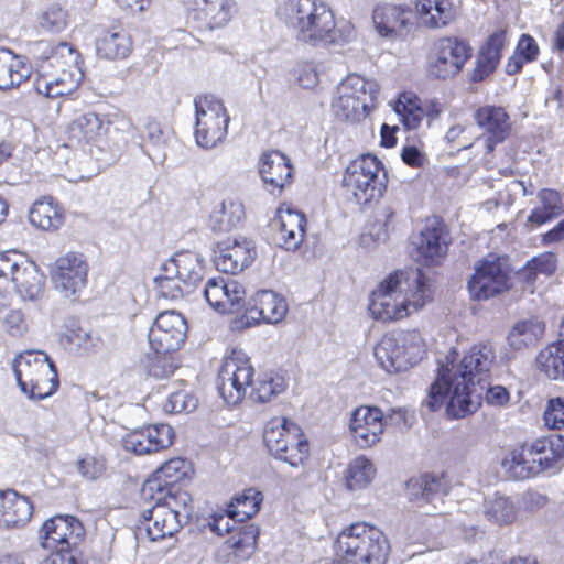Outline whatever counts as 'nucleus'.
I'll return each mask as SVG.
<instances>
[{
  "mask_svg": "<svg viewBox=\"0 0 564 564\" xmlns=\"http://www.w3.org/2000/svg\"><path fill=\"white\" fill-rule=\"evenodd\" d=\"M474 119L482 130L487 153H491L496 145L502 143L510 134V117L502 107L482 106L475 111Z\"/></svg>",
  "mask_w": 564,
  "mask_h": 564,
  "instance_id": "obj_28",
  "label": "nucleus"
},
{
  "mask_svg": "<svg viewBox=\"0 0 564 564\" xmlns=\"http://www.w3.org/2000/svg\"><path fill=\"white\" fill-rule=\"evenodd\" d=\"M514 53L525 63L534 62L540 53L535 39L529 34H522L518 41Z\"/></svg>",
  "mask_w": 564,
  "mask_h": 564,
  "instance_id": "obj_60",
  "label": "nucleus"
},
{
  "mask_svg": "<svg viewBox=\"0 0 564 564\" xmlns=\"http://www.w3.org/2000/svg\"><path fill=\"white\" fill-rule=\"evenodd\" d=\"M509 288L507 265L497 257L486 258L477 263L468 281V290L477 301L488 300Z\"/></svg>",
  "mask_w": 564,
  "mask_h": 564,
  "instance_id": "obj_19",
  "label": "nucleus"
},
{
  "mask_svg": "<svg viewBox=\"0 0 564 564\" xmlns=\"http://www.w3.org/2000/svg\"><path fill=\"white\" fill-rule=\"evenodd\" d=\"M529 262L540 275L550 276L556 270L557 258L555 253L547 251L533 257Z\"/></svg>",
  "mask_w": 564,
  "mask_h": 564,
  "instance_id": "obj_63",
  "label": "nucleus"
},
{
  "mask_svg": "<svg viewBox=\"0 0 564 564\" xmlns=\"http://www.w3.org/2000/svg\"><path fill=\"white\" fill-rule=\"evenodd\" d=\"M294 74L300 86L305 89H312L318 84V72L312 63L299 64Z\"/></svg>",
  "mask_w": 564,
  "mask_h": 564,
  "instance_id": "obj_62",
  "label": "nucleus"
},
{
  "mask_svg": "<svg viewBox=\"0 0 564 564\" xmlns=\"http://www.w3.org/2000/svg\"><path fill=\"white\" fill-rule=\"evenodd\" d=\"M507 43L506 29H499L489 35L481 46L476 58L475 67L470 73V80L473 83L484 80L496 70L502 57V50Z\"/></svg>",
  "mask_w": 564,
  "mask_h": 564,
  "instance_id": "obj_33",
  "label": "nucleus"
},
{
  "mask_svg": "<svg viewBox=\"0 0 564 564\" xmlns=\"http://www.w3.org/2000/svg\"><path fill=\"white\" fill-rule=\"evenodd\" d=\"M495 358L494 347L487 343L475 344L459 359L457 351L452 350L440 367L424 405L437 411L446 403V413L452 419L476 412Z\"/></svg>",
  "mask_w": 564,
  "mask_h": 564,
  "instance_id": "obj_1",
  "label": "nucleus"
},
{
  "mask_svg": "<svg viewBox=\"0 0 564 564\" xmlns=\"http://www.w3.org/2000/svg\"><path fill=\"white\" fill-rule=\"evenodd\" d=\"M203 295L215 311L220 313H236L245 305L246 291L241 283L232 279H209Z\"/></svg>",
  "mask_w": 564,
  "mask_h": 564,
  "instance_id": "obj_25",
  "label": "nucleus"
},
{
  "mask_svg": "<svg viewBox=\"0 0 564 564\" xmlns=\"http://www.w3.org/2000/svg\"><path fill=\"white\" fill-rule=\"evenodd\" d=\"M187 17L200 30L223 29L237 12L235 0H191L186 2Z\"/></svg>",
  "mask_w": 564,
  "mask_h": 564,
  "instance_id": "obj_23",
  "label": "nucleus"
},
{
  "mask_svg": "<svg viewBox=\"0 0 564 564\" xmlns=\"http://www.w3.org/2000/svg\"><path fill=\"white\" fill-rule=\"evenodd\" d=\"M262 502V494L256 488H248L242 494L236 495L229 503V512L242 522L254 516Z\"/></svg>",
  "mask_w": 564,
  "mask_h": 564,
  "instance_id": "obj_53",
  "label": "nucleus"
},
{
  "mask_svg": "<svg viewBox=\"0 0 564 564\" xmlns=\"http://www.w3.org/2000/svg\"><path fill=\"white\" fill-rule=\"evenodd\" d=\"M394 111L406 130L417 129L424 117V109L419 99L411 93H403L394 104Z\"/></svg>",
  "mask_w": 564,
  "mask_h": 564,
  "instance_id": "obj_50",
  "label": "nucleus"
},
{
  "mask_svg": "<svg viewBox=\"0 0 564 564\" xmlns=\"http://www.w3.org/2000/svg\"><path fill=\"white\" fill-rule=\"evenodd\" d=\"M174 432L167 424H152L137 429L122 438V446L127 452L145 455L159 452L173 443Z\"/></svg>",
  "mask_w": 564,
  "mask_h": 564,
  "instance_id": "obj_26",
  "label": "nucleus"
},
{
  "mask_svg": "<svg viewBox=\"0 0 564 564\" xmlns=\"http://www.w3.org/2000/svg\"><path fill=\"white\" fill-rule=\"evenodd\" d=\"M155 289L160 297L176 300L188 293L185 286L175 278V274L163 272L154 279Z\"/></svg>",
  "mask_w": 564,
  "mask_h": 564,
  "instance_id": "obj_55",
  "label": "nucleus"
},
{
  "mask_svg": "<svg viewBox=\"0 0 564 564\" xmlns=\"http://www.w3.org/2000/svg\"><path fill=\"white\" fill-rule=\"evenodd\" d=\"M196 122L195 140L203 149H214L224 142L228 134L230 117L224 102L214 95H203L194 99Z\"/></svg>",
  "mask_w": 564,
  "mask_h": 564,
  "instance_id": "obj_13",
  "label": "nucleus"
},
{
  "mask_svg": "<svg viewBox=\"0 0 564 564\" xmlns=\"http://www.w3.org/2000/svg\"><path fill=\"white\" fill-rule=\"evenodd\" d=\"M245 218L243 205L236 199H224L213 208L208 226L216 232H228L238 227Z\"/></svg>",
  "mask_w": 564,
  "mask_h": 564,
  "instance_id": "obj_40",
  "label": "nucleus"
},
{
  "mask_svg": "<svg viewBox=\"0 0 564 564\" xmlns=\"http://www.w3.org/2000/svg\"><path fill=\"white\" fill-rule=\"evenodd\" d=\"M109 130V119L96 112L78 115L69 124L70 139L85 142L96 148L102 154L109 153V160H113L116 155L108 138ZM102 160L108 161L107 158Z\"/></svg>",
  "mask_w": 564,
  "mask_h": 564,
  "instance_id": "obj_21",
  "label": "nucleus"
},
{
  "mask_svg": "<svg viewBox=\"0 0 564 564\" xmlns=\"http://www.w3.org/2000/svg\"><path fill=\"white\" fill-rule=\"evenodd\" d=\"M254 369L248 355L240 348H232L223 360L217 377V390L228 405L243 400L252 384Z\"/></svg>",
  "mask_w": 564,
  "mask_h": 564,
  "instance_id": "obj_14",
  "label": "nucleus"
},
{
  "mask_svg": "<svg viewBox=\"0 0 564 564\" xmlns=\"http://www.w3.org/2000/svg\"><path fill=\"white\" fill-rule=\"evenodd\" d=\"M545 324L536 316L517 322L508 333V345L513 350L534 346L543 337Z\"/></svg>",
  "mask_w": 564,
  "mask_h": 564,
  "instance_id": "obj_39",
  "label": "nucleus"
},
{
  "mask_svg": "<svg viewBox=\"0 0 564 564\" xmlns=\"http://www.w3.org/2000/svg\"><path fill=\"white\" fill-rule=\"evenodd\" d=\"M375 83L350 74L343 79L332 100V112L340 121L359 122L369 112L377 95Z\"/></svg>",
  "mask_w": 564,
  "mask_h": 564,
  "instance_id": "obj_12",
  "label": "nucleus"
},
{
  "mask_svg": "<svg viewBox=\"0 0 564 564\" xmlns=\"http://www.w3.org/2000/svg\"><path fill=\"white\" fill-rule=\"evenodd\" d=\"M11 282L22 300L36 301L43 295L45 276L34 262L24 259L13 273Z\"/></svg>",
  "mask_w": 564,
  "mask_h": 564,
  "instance_id": "obj_35",
  "label": "nucleus"
},
{
  "mask_svg": "<svg viewBox=\"0 0 564 564\" xmlns=\"http://www.w3.org/2000/svg\"><path fill=\"white\" fill-rule=\"evenodd\" d=\"M564 459V437L553 435L513 449L502 459V468L516 479L534 477L543 471H556Z\"/></svg>",
  "mask_w": 564,
  "mask_h": 564,
  "instance_id": "obj_5",
  "label": "nucleus"
},
{
  "mask_svg": "<svg viewBox=\"0 0 564 564\" xmlns=\"http://www.w3.org/2000/svg\"><path fill=\"white\" fill-rule=\"evenodd\" d=\"M12 370L21 391L33 400H43L59 386L55 365L44 351L28 350L12 361Z\"/></svg>",
  "mask_w": 564,
  "mask_h": 564,
  "instance_id": "obj_8",
  "label": "nucleus"
},
{
  "mask_svg": "<svg viewBox=\"0 0 564 564\" xmlns=\"http://www.w3.org/2000/svg\"><path fill=\"white\" fill-rule=\"evenodd\" d=\"M473 55V47L465 39L448 36L441 39L430 63V74L435 78L457 75Z\"/></svg>",
  "mask_w": 564,
  "mask_h": 564,
  "instance_id": "obj_20",
  "label": "nucleus"
},
{
  "mask_svg": "<svg viewBox=\"0 0 564 564\" xmlns=\"http://www.w3.org/2000/svg\"><path fill=\"white\" fill-rule=\"evenodd\" d=\"M543 420L549 429H564V398L555 397L549 399L544 409Z\"/></svg>",
  "mask_w": 564,
  "mask_h": 564,
  "instance_id": "obj_58",
  "label": "nucleus"
},
{
  "mask_svg": "<svg viewBox=\"0 0 564 564\" xmlns=\"http://www.w3.org/2000/svg\"><path fill=\"white\" fill-rule=\"evenodd\" d=\"M536 368L550 380H564V341L547 344L535 357Z\"/></svg>",
  "mask_w": 564,
  "mask_h": 564,
  "instance_id": "obj_44",
  "label": "nucleus"
},
{
  "mask_svg": "<svg viewBox=\"0 0 564 564\" xmlns=\"http://www.w3.org/2000/svg\"><path fill=\"white\" fill-rule=\"evenodd\" d=\"M335 549L350 564H384L390 551L383 532L366 522L345 528L336 539Z\"/></svg>",
  "mask_w": 564,
  "mask_h": 564,
  "instance_id": "obj_6",
  "label": "nucleus"
},
{
  "mask_svg": "<svg viewBox=\"0 0 564 564\" xmlns=\"http://www.w3.org/2000/svg\"><path fill=\"white\" fill-rule=\"evenodd\" d=\"M240 316L235 317L230 326L235 330L252 327L260 322L278 324L288 313V304L281 295L271 290H260L251 299Z\"/></svg>",
  "mask_w": 564,
  "mask_h": 564,
  "instance_id": "obj_17",
  "label": "nucleus"
},
{
  "mask_svg": "<svg viewBox=\"0 0 564 564\" xmlns=\"http://www.w3.org/2000/svg\"><path fill=\"white\" fill-rule=\"evenodd\" d=\"M31 75V67L21 56L10 50H0V89L6 90L19 86Z\"/></svg>",
  "mask_w": 564,
  "mask_h": 564,
  "instance_id": "obj_42",
  "label": "nucleus"
},
{
  "mask_svg": "<svg viewBox=\"0 0 564 564\" xmlns=\"http://www.w3.org/2000/svg\"><path fill=\"white\" fill-rule=\"evenodd\" d=\"M62 340L68 348L78 352H86L96 346L97 337L84 329L77 318L69 317L65 321L61 333Z\"/></svg>",
  "mask_w": 564,
  "mask_h": 564,
  "instance_id": "obj_48",
  "label": "nucleus"
},
{
  "mask_svg": "<svg viewBox=\"0 0 564 564\" xmlns=\"http://www.w3.org/2000/svg\"><path fill=\"white\" fill-rule=\"evenodd\" d=\"M6 332L12 337H20L28 330V324L21 311H10L3 321Z\"/></svg>",
  "mask_w": 564,
  "mask_h": 564,
  "instance_id": "obj_64",
  "label": "nucleus"
},
{
  "mask_svg": "<svg viewBox=\"0 0 564 564\" xmlns=\"http://www.w3.org/2000/svg\"><path fill=\"white\" fill-rule=\"evenodd\" d=\"M24 257L15 251L0 252V278L12 280L13 273L24 261Z\"/></svg>",
  "mask_w": 564,
  "mask_h": 564,
  "instance_id": "obj_61",
  "label": "nucleus"
},
{
  "mask_svg": "<svg viewBox=\"0 0 564 564\" xmlns=\"http://www.w3.org/2000/svg\"><path fill=\"white\" fill-rule=\"evenodd\" d=\"M39 25L51 33H59L67 25V12L57 4L46 7L39 15Z\"/></svg>",
  "mask_w": 564,
  "mask_h": 564,
  "instance_id": "obj_54",
  "label": "nucleus"
},
{
  "mask_svg": "<svg viewBox=\"0 0 564 564\" xmlns=\"http://www.w3.org/2000/svg\"><path fill=\"white\" fill-rule=\"evenodd\" d=\"M433 299L429 279L420 269L394 272L371 292L368 310L381 323L404 319L423 308Z\"/></svg>",
  "mask_w": 564,
  "mask_h": 564,
  "instance_id": "obj_3",
  "label": "nucleus"
},
{
  "mask_svg": "<svg viewBox=\"0 0 564 564\" xmlns=\"http://www.w3.org/2000/svg\"><path fill=\"white\" fill-rule=\"evenodd\" d=\"M538 199L540 206L532 209L528 221L541 226L564 213V205L558 192L543 188L538 193Z\"/></svg>",
  "mask_w": 564,
  "mask_h": 564,
  "instance_id": "obj_46",
  "label": "nucleus"
},
{
  "mask_svg": "<svg viewBox=\"0 0 564 564\" xmlns=\"http://www.w3.org/2000/svg\"><path fill=\"white\" fill-rule=\"evenodd\" d=\"M286 388L284 376L278 372H265L258 377L250 392V398L259 403L270 401Z\"/></svg>",
  "mask_w": 564,
  "mask_h": 564,
  "instance_id": "obj_52",
  "label": "nucleus"
},
{
  "mask_svg": "<svg viewBox=\"0 0 564 564\" xmlns=\"http://www.w3.org/2000/svg\"><path fill=\"white\" fill-rule=\"evenodd\" d=\"M386 419L377 406H359L349 419V432L359 448H370L376 445L383 434Z\"/></svg>",
  "mask_w": 564,
  "mask_h": 564,
  "instance_id": "obj_24",
  "label": "nucleus"
},
{
  "mask_svg": "<svg viewBox=\"0 0 564 564\" xmlns=\"http://www.w3.org/2000/svg\"><path fill=\"white\" fill-rule=\"evenodd\" d=\"M259 530L253 524H245L238 528L226 541L234 556L238 560L249 558L256 549Z\"/></svg>",
  "mask_w": 564,
  "mask_h": 564,
  "instance_id": "obj_51",
  "label": "nucleus"
},
{
  "mask_svg": "<svg viewBox=\"0 0 564 564\" xmlns=\"http://www.w3.org/2000/svg\"><path fill=\"white\" fill-rule=\"evenodd\" d=\"M143 152L152 162H163L165 159L164 149L169 142L170 132L164 130L160 122L152 120L145 126Z\"/></svg>",
  "mask_w": 564,
  "mask_h": 564,
  "instance_id": "obj_49",
  "label": "nucleus"
},
{
  "mask_svg": "<svg viewBox=\"0 0 564 564\" xmlns=\"http://www.w3.org/2000/svg\"><path fill=\"white\" fill-rule=\"evenodd\" d=\"M256 257V248L251 240L239 237L232 241L217 245L214 262L225 273L237 274L248 268Z\"/></svg>",
  "mask_w": 564,
  "mask_h": 564,
  "instance_id": "obj_29",
  "label": "nucleus"
},
{
  "mask_svg": "<svg viewBox=\"0 0 564 564\" xmlns=\"http://www.w3.org/2000/svg\"><path fill=\"white\" fill-rule=\"evenodd\" d=\"M88 270V261L84 253L68 251L51 264V282L64 297H73L86 288Z\"/></svg>",
  "mask_w": 564,
  "mask_h": 564,
  "instance_id": "obj_15",
  "label": "nucleus"
},
{
  "mask_svg": "<svg viewBox=\"0 0 564 564\" xmlns=\"http://www.w3.org/2000/svg\"><path fill=\"white\" fill-rule=\"evenodd\" d=\"M186 322L175 311L160 313L149 329L148 338L154 352H174L186 337Z\"/></svg>",
  "mask_w": 564,
  "mask_h": 564,
  "instance_id": "obj_22",
  "label": "nucleus"
},
{
  "mask_svg": "<svg viewBox=\"0 0 564 564\" xmlns=\"http://www.w3.org/2000/svg\"><path fill=\"white\" fill-rule=\"evenodd\" d=\"M95 50L99 58L106 61L126 59L132 51L129 34L120 26L102 30L95 40Z\"/></svg>",
  "mask_w": 564,
  "mask_h": 564,
  "instance_id": "obj_34",
  "label": "nucleus"
},
{
  "mask_svg": "<svg viewBox=\"0 0 564 564\" xmlns=\"http://www.w3.org/2000/svg\"><path fill=\"white\" fill-rule=\"evenodd\" d=\"M393 218L394 212L389 207L383 208L377 215L376 221L369 229V235L375 242H384L388 239Z\"/></svg>",
  "mask_w": 564,
  "mask_h": 564,
  "instance_id": "obj_59",
  "label": "nucleus"
},
{
  "mask_svg": "<svg viewBox=\"0 0 564 564\" xmlns=\"http://www.w3.org/2000/svg\"><path fill=\"white\" fill-rule=\"evenodd\" d=\"M197 406V399L193 397L188 391L178 390L172 392L165 403L164 411L167 413H182L191 412Z\"/></svg>",
  "mask_w": 564,
  "mask_h": 564,
  "instance_id": "obj_57",
  "label": "nucleus"
},
{
  "mask_svg": "<svg viewBox=\"0 0 564 564\" xmlns=\"http://www.w3.org/2000/svg\"><path fill=\"white\" fill-rule=\"evenodd\" d=\"M406 488L411 500L432 506V510H426L425 513L436 514L446 511L443 508L444 497L448 495L451 487L444 475L426 474L412 478Z\"/></svg>",
  "mask_w": 564,
  "mask_h": 564,
  "instance_id": "obj_27",
  "label": "nucleus"
},
{
  "mask_svg": "<svg viewBox=\"0 0 564 564\" xmlns=\"http://www.w3.org/2000/svg\"><path fill=\"white\" fill-rule=\"evenodd\" d=\"M278 15L300 42L313 47L344 46L356 37L351 22L336 21L332 10L317 0H284Z\"/></svg>",
  "mask_w": 564,
  "mask_h": 564,
  "instance_id": "obj_2",
  "label": "nucleus"
},
{
  "mask_svg": "<svg viewBox=\"0 0 564 564\" xmlns=\"http://www.w3.org/2000/svg\"><path fill=\"white\" fill-rule=\"evenodd\" d=\"M37 78L35 90L47 98H57L73 93L82 77L78 52L68 43L52 45L39 42L35 45Z\"/></svg>",
  "mask_w": 564,
  "mask_h": 564,
  "instance_id": "obj_4",
  "label": "nucleus"
},
{
  "mask_svg": "<svg viewBox=\"0 0 564 564\" xmlns=\"http://www.w3.org/2000/svg\"><path fill=\"white\" fill-rule=\"evenodd\" d=\"M518 510L517 501L500 492H495L484 502L486 519L500 527L511 524L517 519Z\"/></svg>",
  "mask_w": 564,
  "mask_h": 564,
  "instance_id": "obj_45",
  "label": "nucleus"
},
{
  "mask_svg": "<svg viewBox=\"0 0 564 564\" xmlns=\"http://www.w3.org/2000/svg\"><path fill=\"white\" fill-rule=\"evenodd\" d=\"M161 270L175 274V278L185 286V291L192 293L203 279L204 260L197 252L180 251L166 260Z\"/></svg>",
  "mask_w": 564,
  "mask_h": 564,
  "instance_id": "obj_32",
  "label": "nucleus"
},
{
  "mask_svg": "<svg viewBox=\"0 0 564 564\" xmlns=\"http://www.w3.org/2000/svg\"><path fill=\"white\" fill-rule=\"evenodd\" d=\"M85 536L82 522L68 514H57L46 520L40 532L39 539L44 549L57 550L56 552H72Z\"/></svg>",
  "mask_w": 564,
  "mask_h": 564,
  "instance_id": "obj_18",
  "label": "nucleus"
},
{
  "mask_svg": "<svg viewBox=\"0 0 564 564\" xmlns=\"http://www.w3.org/2000/svg\"><path fill=\"white\" fill-rule=\"evenodd\" d=\"M426 341L419 329H401L386 334L375 346L379 366L388 373L405 372L426 355Z\"/></svg>",
  "mask_w": 564,
  "mask_h": 564,
  "instance_id": "obj_7",
  "label": "nucleus"
},
{
  "mask_svg": "<svg viewBox=\"0 0 564 564\" xmlns=\"http://www.w3.org/2000/svg\"><path fill=\"white\" fill-rule=\"evenodd\" d=\"M276 240L285 250H295L303 241L306 218L303 213L290 208L279 210Z\"/></svg>",
  "mask_w": 564,
  "mask_h": 564,
  "instance_id": "obj_36",
  "label": "nucleus"
},
{
  "mask_svg": "<svg viewBox=\"0 0 564 564\" xmlns=\"http://www.w3.org/2000/svg\"><path fill=\"white\" fill-rule=\"evenodd\" d=\"M263 442L270 455L293 468L304 465L310 456L308 441L302 429L285 417H273L263 429Z\"/></svg>",
  "mask_w": 564,
  "mask_h": 564,
  "instance_id": "obj_9",
  "label": "nucleus"
},
{
  "mask_svg": "<svg viewBox=\"0 0 564 564\" xmlns=\"http://www.w3.org/2000/svg\"><path fill=\"white\" fill-rule=\"evenodd\" d=\"M415 10L421 23L430 29L443 28L456 15L452 0H416Z\"/></svg>",
  "mask_w": 564,
  "mask_h": 564,
  "instance_id": "obj_38",
  "label": "nucleus"
},
{
  "mask_svg": "<svg viewBox=\"0 0 564 564\" xmlns=\"http://www.w3.org/2000/svg\"><path fill=\"white\" fill-rule=\"evenodd\" d=\"M154 505L142 512V529L151 541H158L173 536L182 528L183 514L186 511L191 498L187 494H172L166 491L164 496L148 498Z\"/></svg>",
  "mask_w": 564,
  "mask_h": 564,
  "instance_id": "obj_11",
  "label": "nucleus"
},
{
  "mask_svg": "<svg viewBox=\"0 0 564 564\" xmlns=\"http://www.w3.org/2000/svg\"><path fill=\"white\" fill-rule=\"evenodd\" d=\"M411 245L412 256L419 263L438 265L445 259L448 249V235L443 221L437 217L427 218Z\"/></svg>",
  "mask_w": 564,
  "mask_h": 564,
  "instance_id": "obj_16",
  "label": "nucleus"
},
{
  "mask_svg": "<svg viewBox=\"0 0 564 564\" xmlns=\"http://www.w3.org/2000/svg\"><path fill=\"white\" fill-rule=\"evenodd\" d=\"M376 476V469L366 456H357L345 471V482L349 490H359L368 487Z\"/></svg>",
  "mask_w": 564,
  "mask_h": 564,
  "instance_id": "obj_47",
  "label": "nucleus"
},
{
  "mask_svg": "<svg viewBox=\"0 0 564 564\" xmlns=\"http://www.w3.org/2000/svg\"><path fill=\"white\" fill-rule=\"evenodd\" d=\"M30 223L43 230H56L64 223V210L52 197L36 200L29 212Z\"/></svg>",
  "mask_w": 564,
  "mask_h": 564,
  "instance_id": "obj_43",
  "label": "nucleus"
},
{
  "mask_svg": "<svg viewBox=\"0 0 564 564\" xmlns=\"http://www.w3.org/2000/svg\"><path fill=\"white\" fill-rule=\"evenodd\" d=\"M178 368V361L173 356V352H155L149 366L148 372L155 379L170 378Z\"/></svg>",
  "mask_w": 564,
  "mask_h": 564,
  "instance_id": "obj_56",
  "label": "nucleus"
},
{
  "mask_svg": "<svg viewBox=\"0 0 564 564\" xmlns=\"http://www.w3.org/2000/svg\"><path fill=\"white\" fill-rule=\"evenodd\" d=\"M406 11L393 4L376 7L372 21L377 32L384 37H393L403 31L408 24Z\"/></svg>",
  "mask_w": 564,
  "mask_h": 564,
  "instance_id": "obj_41",
  "label": "nucleus"
},
{
  "mask_svg": "<svg viewBox=\"0 0 564 564\" xmlns=\"http://www.w3.org/2000/svg\"><path fill=\"white\" fill-rule=\"evenodd\" d=\"M189 471V464L183 458H172L164 463L155 470L153 477L145 481L142 487L143 498H155V496H164L166 491L172 494H184L174 490L176 484L182 481Z\"/></svg>",
  "mask_w": 564,
  "mask_h": 564,
  "instance_id": "obj_30",
  "label": "nucleus"
},
{
  "mask_svg": "<svg viewBox=\"0 0 564 564\" xmlns=\"http://www.w3.org/2000/svg\"><path fill=\"white\" fill-rule=\"evenodd\" d=\"M258 167L265 188L272 194L280 193L292 182L291 160L278 150L264 152L260 156Z\"/></svg>",
  "mask_w": 564,
  "mask_h": 564,
  "instance_id": "obj_31",
  "label": "nucleus"
},
{
  "mask_svg": "<svg viewBox=\"0 0 564 564\" xmlns=\"http://www.w3.org/2000/svg\"><path fill=\"white\" fill-rule=\"evenodd\" d=\"M0 509V528L24 525L32 517L33 506L30 500L13 490L3 491Z\"/></svg>",
  "mask_w": 564,
  "mask_h": 564,
  "instance_id": "obj_37",
  "label": "nucleus"
},
{
  "mask_svg": "<svg viewBox=\"0 0 564 564\" xmlns=\"http://www.w3.org/2000/svg\"><path fill=\"white\" fill-rule=\"evenodd\" d=\"M381 172L383 165L372 154H362L352 160L343 175V188L347 198L360 206L378 200L386 189L380 177Z\"/></svg>",
  "mask_w": 564,
  "mask_h": 564,
  "instance_id": "obj_10",
  "label": "nucleus"
}]
</instances>
